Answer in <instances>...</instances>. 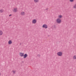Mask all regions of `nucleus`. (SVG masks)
Returning a JSON list of instances; mask_svg holds the SVG:
<instances>
[{"label":"nucleus","mask_w":76,"mask_h":76,"mask_svg":"<svg viewBox=\"0 0 76 76\" xmlns=\"http://www.w3.org/2000/svg\"><path fill=\"white\" fill-rule=\"evenodd\" d=\"M42 28L45 29H47L48 28L47 25L46 24H43L42 26Z\"/></svg>","instance_id":"nucleus-4"},{"label":"nucleus","mask_w":76,"mask_h":76,"mask_svg":"<svg viewBox=\"0 0 76 76\" xmlns=\"http://www.w3.org/2000/svg\"><path fill=\"white\" fill-rule=\"evenodd\" d=\"M7 76V75H6V76Z\"/></svg>","instance_id":"nucleus-20"},{"label":"nucleus","mask_w":76,"mask_h":76,"mask_svg":"<svg viewBox=\"0 0 76 76\" xmlns=\"http://www.w3.org/2000/svg\"><path fill=\"white\" fill-rule=\"evenodd\" d=\"M12 11L14 12H17L18 11L17 8H14Z\"/></svg>","instance_id":"nucleus-5"},{"label":"nucleus","mask_w":76,"mask_h":76,"mask_svg":"<svg viewBox=\"0 0 76 76\" xmlns=\"http://www.w3.org/2000/svg\"><path fill=\"white\" fill-rule=\"evenodd\" d=\"M57 55L59 57H61L63 56V53L62 51H59L57 53Z\"/></svg>","instance_id":"nucleus-1"},{"label":"nucleus","mask_w":76,"mask_h":76,"mask_svg":"<svg viewBox=\"0 0 76 76\" xmlns=\"http://www.w3.org/2000/svg\"><path fill=\"white\" fill-rule=\"evenodd\" d=\"M8 44L9 45H11L12 44V40H9L8 41Z\"/></svg>","instance_id":"nucleus-6"},{"label":"nucleus","mask_w":76,"mask_h":76,"mask_svg":"<svg viewBox=\"0 0 76 76\" xmlns=\"http://www.w3.org/2000/svg\"><path fill=\"white\" fill-rule=\"evenodd\" d=\"M56 22L58 24L61 23L62 22L61 19L57 18L56 20Z\"/></svg>","instance_id":"nucleus-2"},{"label":"nucleus","mask_w":76,"mask_h":76,"mask_svg":"<svg viewBox=\"0 0 76 76\" xmlns=\"http://www.w3.org/2000/svg\"><path fill=\"white\" fill-rule=\"evenodd\" d=\"M37 56L38 57H40V55L39 54H38Z\"/></svg>","instance_id":"nucleus-18"},{"label":"nucleus","mask_w":76,"mask_h":76,"mask_svg":"<svg viewBox=\"0 0 76 76\" xmlns=\"http://www.w3.org/2000/svg\"><path fill=\"white\" fill-rule=\"evenodd\" d=\"M12 14H10V15H9V17L11 16H12Z\"/></svg>","instance_id":"nucleus-19"},{"label":"nucleus","mask_w":76,"mask_h":76,"mask_svg":"<svg viewBox=\"0 0 76 76\" xmlns=\"http://www.w3.org/2000/svg\"><path fill=\"white\" fill-rule=\"evenodd\" d=\"M34 2L35 3H38L39 2V0H34Z\"/></svg>","instance_id":"nucleus-13"},{"label":"nucleus","mask_w":76,"mask_h":76,"mask_svg":"<svg viewBox=\"0 0 76 76\" xmlns=\"http://www.w3.org/2000/svg\"><path fill=\"white\" fill-rule=\"evenodd\" d=\"M12 72L13 73V74H15V73L16 72V71L15 70H12Z\"/></svg>","instance_id":"nucleus-16"},{"label":"nucleus","mask_w":76,"mask_h":76,"mask_svg":"<svg viewBox=\"0 0 76 76\" xmlns=\"http://www.w3.org/2000/svg\"><path fill=\"white\" fill-rule=\"evenodd\" d=\"M73 8L74 9H76V4L74 6H73Z\"/></svg>","instance_id":"nucleus-15"},{"label":"nucleus","mask_w":76,"mask_h":76,"mask_svg":"<svg viewBox=\"0 0 76 76\" xmlns=\"http://www.w3.org/2000/svg\"><path fill=\"white\" fill-rule=\"evenodd\" d=\"M4 12V10H3V9H1V10H0V12L1 13H2V12Z\"/></svg>","instance_id":"nucleus-14"},{"label":"nucleus","mask_w":76,"mask_h":76,"mask_svg":"<svg viewBox=\"0 0 76 76\" xmlns=\"http://www.w3.org/2000/svg\"><path fill=\"white\" fill-rule=\"evenodd\" d=\"M70 2H72L74 1V0H69Z\"/></svg>","instance_id":"nucleus-17"},{"label":"nucleus","mask_w":76,"mask_h":76,"mask_svg":"<svg viewBox=\"0 0 76 76\" xmlns=\"http://www.w3.org/2000/svg\"><path fill=\"white\" fill-rule=\"evenodd\" d=\"M24 55V53H23L20 52L19 53V56L21 57H23Z\"/></svg>","instance_id":"nucleus-9"},{"label":"nucleus","mask_w":76,"mask_h":76,"mask_svg":"<svg viewBox=\"0 0 76 76\" xmlns=\"http://www.w3.org/2000/svg\"><path fill=\"white\" fill-rule=\"evenodd\" d=\"M72 59L74 60L76 59V55H74L72 56Z\"/></svg>","instance_id":"nucleus-12"},{"label":"nucleus","mask_w":76,"mask_h":76,"mask_svg":"<svg viewBox=\"0 0 76 76\" xmlns=\"http://www.w3.org/2000/svg\"><path fill=\"white\" fill-rule=\"evenodd\" d=\"M28 56V55L26 53H25L24 54L23 56V58L24 59H26V58L27 57V56Z\"/></svg>","instance_id":"nucleus-8"},{"label":"nucleus","mask_w":76,"mask_h":76,"mask_svg":"<svg viewBox=\"0 0 76 76\" xmlns=\"http://www.w3.org/2000/svg\"><path fill=\"white\" fill-rule=\"evenodd\" d=\"M58 18L61 19L63 18V16L61 15H59L58 16Z\"/></svg>","instance_id":"nucleus-7"},{"label":"nucleus","mask_w":76,"mask_h":76,"mask_svg":"<svg viewBox=\"0 0 76 76\" xmlns=\"http://www.w3.org/2000/svg\"><path fill=\"white\" fill-rule=\"evenodd\" d=\"M20 15L22 16H24L25 15V12L24 11L20 13Z\"/></svg>","instance_id":"nucleus-10"},{"label":"nucleus","mask_w":76,"mask_h":76,"mask_svg":"<svg viewBox=\"0 0 76 76\" xmlns=\"http://www.w3.org/2000/svg\"><path fill=\"white\" fill-rule=\"evenodd\" d=\"M3 34V32L2 30H0V36H2Z\"/></svg>","instance_id":"nucleus-11"},{"label":"nucleus","mask_w":76,"mask_h":76,"mask_svg":"<svg viewBox=\"0 0 76 76\" xmlns=\"http://www.w3.org/2000/svg\"><path fill=\"white\" fill-rule=\"evenodd\" d=\"M37 23V20L36 19H34L32 20V23L33 24H35Z\"/></svg>","instance_id":"nucleus-3"}]
</instances>
